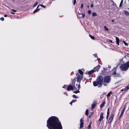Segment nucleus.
Returning <instances> with one entry per match:
<instances>
[{"label": "nucleus", "mask_w": 129, "mask_h": 129, "mask_svg": "<svg viewBox=\"0 0 129 129\" xmlns=\"http://www.w3.org/2000/svg\"><path fill=\"white\" fill-rule=\"evenodd\" d=\"M111 21L112 22H114V21L113 20H111Z\"/></svg>", "instance_id": "603ef678"}, {"label": "nucleus", "mask_w": 129, "mask_h": 129, "mask_svg": "<svg viewBox=\"0 0 129 129\" xmlns=\"http://www.w3.org/2000/svg\"><path fill=\"white\" fill-rule=\"evenodd\" d=\"M92 15L93 16H95L97 15L96 13L95 12H93L92 13Z\"/></svg>", "instance_id": "393cba45"}, {"label": "nucleus", "mask_w": 129, "mask_h": 129, "mask_svg": "<svg viewBox=\"0 0 129 129\" xmlns=\"http://www.w3.org/2000/svg\"><path fill=\"white\" fill-rule=\"evenodd\" d=\"M77 76V81L79 82V84L80 83V81L82 78V76L81 75H80L78 73H77L76 74Z\"/></svg>", "instance_id": "423d86ee"}, {"label": "nucleus", "mask_w": 129, "mask_h": 129, "mask_svg": "<svg viewBox=\"0 0 129 129\" xmlns=\"http://www.w3.org/2000/svg\"><path fill=\"white\" fill-rule=\"evenodd\" d=\"M11 13L12 14H15V13H14L12 12H11Z\"/></svg>", "instance_id": "49530a36"}, {"label": "nucleus", "mask_w": 129, "mask_h": 129, "mask_svg": "<svg viewBox=\"0 0 129 129\" xmlns=\"http://www.w3.org/2000/svg\"><path fill=\"white\" fill-rule=\"evenodd\" d=\"M129 68V61L127 62L125 64H123L120 67V68L122 71L127 70Z\"/></svg>", "instance_id": "7ed1b4c3"}, {"label": "nucleus", "mask_w": 129, "mask_h": 129, "mask_svg": "<svg viewBox=\"0 0 129 129\" xmlns=\"http://www.w3.org/2000/svg\"><path fill=\"white\" fill-rule=\"evenodd\" d=\"M114 116V114H111V115L110 117L108 120V123H109L112 121V119L113 118Z\"/></svg>", "instance_id": "0eeeda50"}, {"label": "nucleus", "mask_w": 129, "mask_h": 129, "mask_svg": "<svg viewBox=\"0 0 129 129\" xmlns=\"http://www.w3.org/2000/svg\"><path fill=\"white\" fill-rule=\"evenodd\" d=\"M83 4H82L81 5V8H83Z\"/></svg>", "instance_id": "58836bf2"}, {"label": "nucleus", "mask_w": 129, "mask_h": 129, "mask_svg": "<svg viewBox=\"0 0 129 129\" xmlns=\"http://www.w3.org/2000/svg\"><path fill=\"white\" fill-rule=\"evenodd\" d=\"M76 86H77V84H76ZM78 90L76 91H74L73 92L76 93H77L78 92H79V89L80 88V84H79L78 85Z\"/></svg>", "instance_id": "9d476101"}, {"label": "nucleus", "mask_w": 129, "mask_h": 129, "mask_svg": "<svg viewBox=\"0 0 129 129\" xmlns=\"http://www.w3.org/2000/svg\"><path fill=\"white\" fill-rule=\"evenodd\" d=\"M128 9L129 10V8H128Z\"/></svg>", "instance_id": "bf43d9fd"}, {"label": "nucleus", "mask_w": 129, "mask_h": 129, "mask_svg": "<svg viewBox=\"0 0 129 129\" xmlns=\"http://www.w3.org/2000/svg\"><path fill=\"white\" fill-rule=\"evenodd\" d=\"M105 104V102H103L102 104L100 106V107L101 108L103 107L104 105Z\"/></svg>", "instance_id": "b1692460"}, {"label": "nucleus", "mask_w": 129, "mask_h": 129, "mask_svg": "<svg viewBox=\"0 0 129 129\" xmlns=\"http://www.w3.org/2000/svg\"><path fill=\"white\" fill-rule=\"evenodd\" d=\"M79 74L81 75L83 74V72L81 70H79Z\"/></svg>", "instance_id": "dca6fc26"}, {"label": "nucleus", "mask_w": 129, "mask_h": 129, "mask_svg": "<svg viewBox=\"0 0 129 129\" xmlns=\"http://www.w3.org/2000/svg\"><path fill=\"white\" fill-rule=\"evenodd\" d=\"M129 89V85H128L124 89V90L125 91Z\"/></svg>", "instance_id": "4be33fe9"}, {"label": "nucleus", "mask_w": 129, "mask_h": 129, "mask_svg": "<svg viewBox=\"0 0 129 129\" xmlns=\"http://www.w3.org/2000/svg\"><path fill=\"white\" fill-rule=\"evenodd\" d=\"M109 108L108 109L107 111V115L106 117V119H108V116L109 115Z\"/></svg>", "instance_id": "4468645a"}, {"label": "nucleus", "mask_w": 129, "mask_h": 129, "mask_svg": "<svg viewBox=\"0 0 129 129\" xmlns=\"http://www.w3.org/2000/svg\"><path fill=\"white\" fill-rule=\"evenodd\" d=\"M112 92L111 91H110L109 92V93H108L107 95V98H108V97L110 96V94L111 93H112Z\"/></svg>", "instance_id": "f3484780"}, {"label": "nucleus", "mask_w": 129, "mask_h": 129, "mask_svg": "<svg viewBox=\"0 0 129 129\" xmlns=\"http://www.w3.org/2000/svg\"><path fill=\"white\" fill-rule=\"evenodd\" d=\"M47 126L50 129H62L61 123L58 119L55 116H52L47 121Z\"/></svg>", "instance_id": "f257e3e1"}, {"label": "nucleus", "mask_w": 129, "mask_h": 129, "mask_svg": "<svg viewBox=\"0 0 129 129\" xmlns=\"http://www.w3.org/2000/svg\"><path fill=\"white\" fill-rule=\"evenodd\" d=\"M123 112H122V113H121L120 116L119 118H120V117L122 116V115L123 114Z\"/></svg>", "instance_id": "c756f323"}, {"label": "nucleus", "mask_w": 129, "mask_h": 129, "mask_svg": "<svg viewBox=\"0 0 129 129\" xmlns=\"http://www.w3.org/2000/svg\"><path fill=\"white\" fill-rule=\"evenodd\" d=\"M72 102L70 103V104H71L72 105Z\"/></svg>", "instance_id": "09e8293b"}, {"label": "nucleus", "mask_w": 129, "mask_h": 129, "mask_svg": "<svg viewBox=\"0 0 129 129\" xmlns=\"http://www.w3.org/2000/svg\"><path fill=\"white\" fill-rule=\"evenodd\" d=\"M108 40L110 41V40H109H109Z\"/></svg>", "instance_id": "13d9d810"}, {"label": "nucleus", "mask_w": 129, "mask_h": 129, "mask_svg": "<svg viewBox=\"0 0 129 129\" xmlns=\"http://www.w3.org/2000/svg\"><path fill=\"white\" fill-rule=\"evenodd\" d=\"M119 41H116V43L118 45H119Z\"/></svg>", "instance_id": "c85d7f7f"}, {"label": "nucleus", "mask_w": 129, "mask_h": 129, "mask_svg": "<svg viewBox=\"0 0 129 129\" xmlns=\"http://www.w3.org/2000/svg\"><path fill=\"white\" fill-rule=\"evenodd\" d=\"M104 85H105V86H106V85H105V84H104Z\"/></svg>", "instance_id": "864d4df0"}, {"label": "nucleus", "mask_w": 129, "mask_h": 129, "mask_svg": "<svg viewBox=\"0 0 129 129\" xmlns=\"http://www.w3.org/2000/svg\"><path fill=\"white\" fill-rule=\"evenodd\" d=\"M103 118V113L102 112L101 113L100 117L99 119L98 120V121H101Z\"/></svg>", "instance_id": "6e6552de"}, {"label": "nucleus", "mask_w": 129, "mask_h": 129, "mask_svg": "<svg viewBox=\"0 0 129 129\" xmlns=\"http://www.w3.org/2000/svg\"><path fill=\"white\" fill-rule=\"evenodd\" d=\"M116 39V40H119V39L117 37H114Z\"/></svg>", "instance_id": "cd10ccee"}, {"label": "nucleus", "mask_w": 129, "mask_h": 129, "mask_svg": "<svg viewBox=\"0 0 129 129\" xmlns=\"http://www.w3.org/2000/svg\"><path fill=\"white\" fill-rule=\"evenodd\" d=\"M96 104V103L95 102L94 103H93V104L92 105V108L91 109H93L94 107H95Z\"/></svg>", "instance_id": "ddd939ff"}, {"label": "nucleus", "mask_w": 129, "mask_h": 129, "mask_svg": "<svg viewBox=\"0 0 129 129\" xmlns=\"http://www.w3.org/2000/svg\"><path fill=\"white\" fill-rule=\"evenodd\" d=\"M39 6L40 5L41 7H43L44 8H45V6H44L43 5H39Z\"/></svg>", "instance_id": "72a5a7b5"}, {"label": "nucleus", "mask_w": 129, "mask_h": 129, "mask_svg": "<svg viewBox=\"0 0 129 129\" xmlns=\"http://www.w3.org/2000/svg\"><path fill=\"white\" fill-rule=\"evenodd\" d=\"M7 16V15H5L4 16L5 17H6Z\"/></svg>", "instance_id": "a18cd8bd"}, {"label": "nucleus", "mask_w": 129, "mask_h": 129, "mask_svg": "<svg viewBox=\"0 0 129 129\" xmlns=\"http://www.w3.org/2000/svg\"><path fill=\"white\" fill-rule=\"evenodd\" d=\"M76 0H74V3H73V5H75V4H76Z\"/></svg>", "instance_id": "7c9ffc66"}, {"label": "nucleus", "mask_w": 129, "mask_h": 129, "mask_svg": "<svg viewBox=\"0 0 129 129\" xmlns=\"http://www.w3.org/2000/svg\"><path fill=\"white\" fill-rule=\"evenodd\" d=\"M100 67V66L99 65H98L97 66L94 68L93 70H95V71H98V70L99 69Z\"/></svg>", "instance_id": "9b49d317"}, {"label": "nucleus", "mask_w": 129, "mask_h": 129, "mask_svg": "<svg viewBox=\"0 0 129 129\" xmlns=\"http://www.w3.org/2000/svg\"><path fill=\"white\" fill-rule=\"evenodd\" d=\"M88 110L87 109L86 110V111H85V115L87 116L88 115Z\"/></svg>", "instance_id": "412c9836"}, {"label": "nucleus", "mask_w": 129, "mask_h": 129, "mask_svg": "<svg viewBox=\"0 0 129 129\" xmlns=\"http://www.w3.org/2000/svg\"><path fill=\"white\" fill-rule=\"evenodd\" d=\"M124 12H125V14L126 16H128V15H129V13L128 12H127L125 11Z\"/></svg>", "instance_id": "aec40b11"}, {"label": "nucleus", "mask_w": 129, "mask_h": 129, "mask_svg": "<svg viewBox=\"0 0 129 129\" xmlns=\"http://www.w3.org/2000/svg\"><path fill=\"white\" fill-rule=\"evenodd\" d=\"M39 6V5L38 6V7H37V8L35 10H34V11L33 13H36V12H37L39 10V9H38Z\"/></svg>", "instance_id": "2eb2a0df"}, {"label": "nucleus", "mask_w": 129, "mask_h": 129, "mask_svg": "<svg viewBox=\"0 0 129 129\" xmlns=\"http://www.w3.org/2000/svg\"><path fill=\"white\" fill-rule=\"evenodd\" d=\"M82 17L84 18L85 17V14H82Z\"/></svg>", "instance_id": "c9c22d12"}, {"label": "nucleus", "mask_w": 129, "mask_h": 129, "mask_svg": "<svg viewBox=\"0 0 129 129\" xmlns=\"http://www.w3.org/2000/svg\"><path fill=\"white\" fill-rule=\"evenodd\" d=\"M89 37H90L92 39V40L94 39V38L93 36L91 35H89Z\"/></svg>", "instance_id": "6ab92c4d"}, {"label": "nucleus", "mask_w": 129, "mask_h": 129, "mask_svg": "<svg viewBox=\"0 0 129 129\" xmlns=\"http://www.w3.org/2000/svg\"><path fill=\"white\" fill-rule=\"evenodd\" d=\"M93 6V4H91V7H92Z\"/></svg>", "instance_id": "c03bdc74"}, {"label": "nucleus", "mask_w": 129, "mask_h": 129, "mask_svg": "<svg viewBox=\"0 0 129 129\" xmlns=\"http://www.w3.org/2000/svg\"><path fill=\"white\" fill-rule=\"evenodd\" d=\"M122 42L125 44V45L127 46L128 45L127 44L126 42H125V41H122Z\"/></svg>", "instance_id": "bb28decb"}, {"label": "nucleus", "mask_w": 129, "mask_h": 129, "mask_svg": "<svg viewBox=\"0 0 129 129\" xmlns=\"http://www.w3.org/2000/svg\"><path fill=\"white\" fill-rule=\"evenodd\" d=\"M104 28L105 30L108 31L109 30L105 26H104Z\"/></svg>", "instance_id": "a878e982"}, {"label": "nucleus", "mask_w": 129, "mask_h": 129, "mask_svg": "<svg viewBox=\"0 0 129 129\" xmlns=\"http://www.w3.org/2000/svg\"><path fill=\"white\" fill-rule=\"evenodd\" d=\"M94 72H95V70H92L91 71H89L88 72V74L90 75Z\"/></svg>", "instance_id": "f8f14e48"}, {"label": "nucleus", "mask_w": 129, "mask_h": 129, "mask_svg": "<svg viewBox=\"0 0 129 129\" xmlns=\"http://www.w3.org/2000/svg\"><path fill=\"white\" fill-rule=\"evenodd\" d=\"M63 88H65V87H66V86H65V85H64V86H63Z\"/></svg>", "instance_id": "8fccbe9b"}, {"label": "nucleus", "mask_w": 129, "mask_h": 129, "mask_svg": "<svg viewBox=\"0 0 129 129\" xmlns=\"http://www.w3.org/2000/svg\"><path fill=\"white\" fill-rule=\"evenodd\" d=\"M123 90H124V89H122L121 90V91H123Z\"/></svg>", "instance_id": "3c124183"}, {"label": "nucleus", "mask_w": 129, "mask_h": 129, "mask_svg": "<svg viewBox=\"0 0 129 129\" xmlns=\"http://www.w3.org/2000/svg\"><path fill=\"white\" fill-rule=\"evenodd\" d=\"M80 128H81L83 127V120H82V118H81L80 120Z\"/></svg>", "instance_id": "1a4fd4ad"}, {"label": "nucleus", "mask_w": 129, "mask_h": 129, "mask_svg": "<svg viewBox=\"0 0 129 129\" xmlns=\"http://www.w3.org/2000/svg\"><path fill=\"white\" fill-rule=\"evenodd\" d=\"M88 13L89 14H90L91 13V11L90 10H89L88 11Z\"/></svg>", "instance_id": "f704fd0d"}, {"label": "nucleus", "mask_w": 129, "mask_h": 129, "mask_svg": "<svg viewBox=\"0 0 129 129\" xmlns=\"http://www.w3.org/2000/svg\"><path fill=\"white\" fill-rule=\"evenodd\" d=\"M73 98H75V99L77 98V96L75 95H73Z\"/></svg>", "instance_id": "473e14b6"}, {"label": "nucleus", "mask_w": 129, "mask_h": 129, "mask_svg": "<svg viewBox=\"0 0 129 129\" xmlns=\"http://www.w3.org/2000/svg\"><path fill=\"white\" fill-rule=\"evenodd\" d=\"M73 86L70 85H69L67 88V90H73V89H76L77 90V88H76V87L75 86V84H73Z\"/></svg>", "instance_id": "20e7f679"}, {"label": "nucleus", "mask_w": 129, "mask_h": 129, "mask_svg": "<svg viewBox=\"0 0 129 129\" xmlns=\"http://www.w3.org/2000/svg\"><path fill=\"white\" fill-rule=\"evenodd\" d=\"M96 56H97V55H95V57H96Z\"/></svg>", "instance_id": "6e6d98bb"}, {"label": "nucleus", "mask_w": 129, "mask_h": 129, "mask_svg": "<svg viewBox=\"0 0 129 129\" xmlns=\"http://www.w3.org/2000/svg\"><path fill=\"white\" fill-rule=\"evenodd\" d=\"M76 100H73L72 101V102H74L76 101Z\"/></svg>", "instance_id": "79ce46f5"}, {"label": "nucleus", "mask_w": 129, "mask_h": 129, "mask_svg": "<svg viewBox=\"0 0 129 129\" xmlns=\"http://www.w3.org/2000/svg\"><path fill=\"white\" fill-rule=\"evenodd\" d=\"M11 10L13 11L14 12H15L16 11V10L13 9H11Z\"/></svg>", "instance_id": "ea45409f"}, {"label": "nucleus", "mask_w": 129, "mask_h": 129, "mask_svg": "<svg viewBox=\"0 0 129 129\" xmlns=\"http://www.w3.org/2000/svg\"><path fill=\"white\" fill-rule=\"evenodd\" d=\"M123 3V0H122L121 2H120V4L119 5V7H121L122 6V4Z\"/></svg>", "instance_id": "a211bd4d"}, {"label": "nucleus", "mask_w": 129, "mask_h": 129, "mask_svg": "<svg viewBox=\"0 0 129 129\" xmlns=\"http://www.w3.org/2000/svg\"><path fill=\"white\" fill-rule=\"evenodd\" d=\"M110 76H106L104 78V82L108 83L110 82Z\"/></svg>", "instance_id": "39448f33"}, {"label": "nucleus", "mask_w": 129, "mask_h": 129, "mask_svg": "<svg viewBox=\"0 0 129 129\" xmlns=\"http://www.w3.org/2000/svg\"><path fill=\"white\" fill-rule=\"evenodd\" d=\"M90 127V124L88 125V126L87 127V128H88V129H89Z\"/></svg>", "instance_id": "4c0bfd02"}, {"label": "nucleus", "mask_w": 129, "mask_h": 129, "mask_svg": "<svg viewBox=\"0 0 129 129\" xmlns=\"http://www.w3.org/2000/svg\"><path fill=\"white\" fill-rule=\"evenodd\" d=\"M38 4V2H36V3H35L34 5L33 6V7H34L36 6Z\"/></svg>", "instance_id": "2f4dec72"}, {"label": "nucleus", "mask_w": 129, "mask_h": 129, "mask_svg": "<svg viewBox=\"0 0 129 129\" xmlns=\"http://www.w3.org/2000/svg\"><path fill=\"white\" fill-rule=\"evenodd\" d=\"M111 43H114V42H113V41H109Z\"/></svg>", "instance_id": "de8ad7c7"}, {"label": "nucleus", "mask_w": 129, "mask_h": 129, "mask_svg": "<svg viewBox=\"0 0 129 129\" xmlns=\"http://www.w3.org/2000/svg\"><path fill=\"white\" fill-rule=\"evenodd\" d=\"M125 107H124V108H123V109L122 111V112H123V113L124 111V110H125Z\"/></svg>", "instance_id": "37998d69"}, {"label": "nucleus", "mask_w": 129, "mask_h": 129, "mask_svg": "<svg viewBox=\"0 0 129 129\" xmlns=\"http://www.w3.org/2000/svg\"><path fill=\"white\" fill-rule=\"evenodd\" d=\"M0 19L1 20L3 21L4 20V18L3 17H1L0 18Z\"/></svg>", "instance_id": "e433bc0d"}, {"label": "nucleus", "mask_w": 129, "mask_h": 129, "mask_svg": "<svg viewBox=\"0 0 129 129\" xmlns=\"http://www.w3.org/2000/svg\"><path fill=\"white\" fill-rule=\"evenodd\" d=\"M120 76V73H119L116 74L115 75V76H117V77H119Z\"/></svg>", "instance_id": "5701e85b"}, {"label": "nucleus", "mask_w": 129, "mask_h": 129, "mask_svg": "<svg viewBox=\"0 0 129 129\" xmlns=\"http://www.w3.org/2000/svg\"><path fill=\"white\" fill-rule=\"evenodd\" d=\"M116 71H114L113 73V75H115V74H116Z\"/></svg>", "instance_id": "a19ab883"}, {"label": "nucleus", "mask_w": 129, "mask_h": 129, "mask_svg": "<svg viewBox=\"0 0 129 129\" xmlns=\"http://www.w3.org/2000/svg\"><path fill=\"white\" fill-rule=\"evenodd\" d=\"M89 6H88L87 7L88 8H89Z\"/></svg>", "instance_id": "5fc2aeb1"}, {"label": "nucleus", "mask_w": 129, "mask_h": 129, "mask_svg": "<svg viewBox=\"0 0 129 129\" xmlns=\"http://www.w3.org/2000/svg\"><path fill=\"white\" fill-rule=\"evenodd\" d=\"M89 77H90V75H89Z\"/></svg>", "instance_id": "4d7b16f0"}, {"label": "nucleus", "mask_w": 129, "mask_h": 129, "mask_svg": "<svg viewBox=\"0 0 129 129\" xmlns=\"http://www.w3.org/2000/svg\"><path fill=\"white\" fill-rule=\"evenodd\" d=\"M93 84L94 86H96L98 85V87H101L103 83V77L100 76L98 77L96 81L93 82Z\"/></svg>", "instance_id": "f03ea898"}]
</instances>
